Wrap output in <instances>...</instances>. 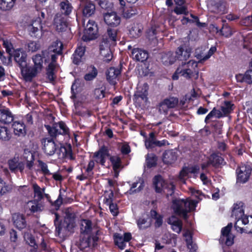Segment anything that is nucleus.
<instances>
[{
	"mask_svg": "<svg viewBox=\"0 0 252 252\" xmlns=\"http://www.w3.org/2000/svg\"><path fill=\"white\" fill-rule=\"evenodd\" d=\"M59 154L62 155L63 158L68 159L70 160L75 159V157L73 154L72 146L70 144H61L59 149Z\"/></svg>",
	"mask_w": 252,
	"mask_h": 252,
	"instance_id": "nucleus-20",
	"label": "nucleus"
},
{
	"mask_svg": "<svg viewBox=\"0 0 252 252\" xmlns=\"http://www.w3.org/2000/svg\"><path fill=\"white\" fill-rule=\"evenodd\" d=\"M45 127L47 130L49 135L52 138H54L58 142L59 140L60 136H69V129L66 124L63 121L54 123L52 126L45 125Z\"/></svg>",
	"mask_w": 252,
	"mask_h": 252,
	"instance_id": "nucleus-6",
	"label": "nucleus"
},
{
	"mask_svg": "<svg viewBox=\"0 0 252 252\" xmlns=\"http://www.w3.org/2000/svg\"><path fill=\"white\" fill-rule=\"evenodd\" d=\"M208 159L211 165L215 168H219L220 165H223V163H225L221 154L219 152H215L211 154Z\"/></svg>",
	"mask_w": 252,
	"mask_h": 252,
	"instance_id": "nucleus-26",
	"label": "nucleus"
},
{
	"mask_svg": "<svg viewBox=\"0 0 252 252\" xmlns=\"http://www.w3.org/2000/svg\"><path fill=\"white\" fill-rule=\"evenodd\" d=\"M118 30L109 28L107 30L106 33L103 36L102 39L99 45V50L101 54L106 51L107 53L105 55L106 61L110 62L112 58L111 47L116 45L118 40Z\"/></svg>",
	"mask_w": 252,
	"mask_h": 252,
	"instance_id": "nucleus-5",
	"label": "nucleus"
},
{
	"mask_svg": "<svg viewBox=\"0 0 252 252\" xmlns=\"http://www.w3.org/2000/svg\"><path fill=\"white\" fill-rule=\"evenodd\" d=\"M12 56L14 57V61L17 63L19 67H23L27 65V55L22 48L14 50Z\"/></svg>",
	"mask_w": 252,
	"mask_h": 252,
	"instance_id": "nucleus-19",
	"label": "nucleus"
},
{
	"mask_svg": "<svg viewBox=\"0 0 252 252\" xmlns=\"http://www.w3.org/2000/svg\"><path fill=\"white\" fill-rule=\"evenodd\" d=\"M105 89L102 88H96L94 90V96L96 99L103 98L105 96Z\"/></svg>",
	"mask_w": 252,
	"mask_h": 252,
	"instance_id": "nucleus-56",
	"label": "nucleus"
},
{
	"mask_svg": "<svg viewBox=\"0 0 252 252\" xmlns=\"http://www.w3.org/2000/svg\"><path fill=\"white\" fill-rule=\"evenodd\" d=\"M45 196L47 198L48 201L50 203L51 206L53 207L56 211L59 210L60 207L63 203V196L61 193V189L60 190V194L57 199L53 201L50 195L48 194H45Z\"/></svg>",
	"mask_w": 252,
	"mask_h": 252,
	"instance_id": "nucleus-33",
	"label": "nucleus"
},
{
	"mask_svg": "<svg viewBox=\"0 0 252 252\" xmlns=\"http://www.w3.org/2000/svg\"><path fill=\"white\" fill-rule=\"evenodd\" d=\"M121 73V69L115 67H110L106 72L107 80L110 84L115 85L116 84V79Z\"/></svg>",
	"mask_w": 252,
	"mask_h": 252,
	"instance_id": "nucleus-24",
	"label": "nucleus"
},
{
	"mask_svg": "<svg viewBox=\"0 0 252 252\" xmlns=\"http://www.w3.org/2000/svg\"><path fill=\"white\" fill-rule=\"evenodd\" d=\"M122 6V16L125 19L131 18L138 14L137 8L135 6H126L125 5Z\"/></svg>",
	"mask_w": 252,
	"mask_h": 252,
	"instance_id": "nucleus-29",
	"label": "nucleus"
},
{
	"mask_svg": "<svg viewBox=\"0 0 252 252\" xmlns=\"http://www.w3.org/2000/svg\"><path fill=\"white\" fill-rule=\"evenodd\" d=\"M178 154L173 150L165 151L162 156V161L166 164H171L177 160Z\"/></svg>",
	"mask_w": 252,
	"mask_h": 252,
	"instance_id": "nucleus-27",
	"label": "nucleus"
},
{
	"mask_svg": "<svg viewBox=\"0 0 252 252\" xmlns=\"http://www.w3.org/2000/svg\"><path fill=\"white\" fill-rule=\"evenodd\" d=\"M232 227V223L230 222L221 229L220 243L225 244L227 246H231L234 244V236L230 232Z\"/></svg>",
	"mask_w": 252,
	"mask_h": 252,
	"instance_id": "nucleus-10",
	"label": "nucleus"
},
{
	"mask_svg": "<svg viewBox=\"0 0 252 252\" xmlns=\"http://www.w3.org/2000/svg\"><path fill=\"white\" fill-rule=\"evenodd\" d=\"M18 162V160L15 158L10 159L8 160V164L11 172L16 173L17 172Z\"/></svg>",
	"mask_w": 252,
	"mask_h": 252,
	"instance_id": "nucleus-50",
	"label": "nucleus"
},
{
	"mask_svg": "<svg viewBox=\"0 0 252 252\" xmlns=\"http://www.w3.org/2000/svg\"><path fill=\"white\" fill-rule=\"evenodd\" d=\"M80 226L81 233L88 235L86 239L83 238L82 241L84 247H96L99 240V230L94 231L92 220L89 219H82Z\"/></svg>",
	"mask_w": 252,
	"mask_h": 252,
	"instance_id": "nucleus-3",
	"label": "nucleus"
},
{
	"mask_svg": "<svg viewBox=\"0 0 252 252\" xmlns=\"http://www.w3.org/2000/svg\"><path fill=\"white\" fill-rule=\"evenodd\" d=\"M252 169L248 164H243L238 167L236 170L237 183L244 184L249 179Z\"/></svg>",
	"mask_w": 252,
	"mask_h": 252,
	"instance_id": "nucleus-9",
	"label": "nucleus"
},
{
	"mask_svg": "<svg viewBox=\"0 0 252 252\" xmlns=\"http://www.w3.org/2000/svg\"><path fill=\"white\" fill-rule=\"evenodd\" d=\"M107 205L109 206L110 211L113 216H117L119 214V207L117 204L112 202Z\"/></svg>",
	"mask_w": 252,
	"mask_h": 252,
	"instance_id": "nucleus-57",
	"label": "nucleus"
},
{
	"mask_svg": "<svg viewBox=\"0 0 252 252\" xmlns=\"http://www.w3.org/2000/svg\"><path fill=\"white\" fill-rule=\"evenodd\" d=\"M149 86L144 83L142 86L137 88L133 96V101L136 107H141L146 105L148 100Z\"/></svg>",
	"mask_w": 252,
	"mask_h": 252,
	"instance_id": "nucleus-7",
	"label": "nucleus"
},
{
	"mask_svg": "<svg viewBox=\"0 0 252 252\" xmlns=\"http://www.w3.org/2000/svg\"><path fill=\"white\" fill-rule=\"evenodd\" d=\"M28 204H32L31 206L30 207V210L32 213H36L42 210L41 209V206L38 203L37 201L35 200L30 201Z\"/></svg>",
	"mask_w": 252,
	"mask_h": 252,
	"instance_id": "nucleus-49",
	"label": "nucleus"
},
{
	"mask_svg": "<svg viewBox=\"0 0 252 252\" xmlns=\"http://www.w3.org/2000/svg\"><path fill=\"white\" fill-rule=\"evenodd\" d=\"M55 219L54 220L55 226V234L56 236L62 237L63 236L62 235V231H71L74 227L75 220L76 218L75 213L69 208H67L65 210V216L63 223L61 220H60V216L55 212Z\"/></svg>",
	"mask_w": 252,
	"mask_h": 252,
	"instance_id": "nucleus-2",
	"label": "nucleus"
},
{
	"mask_svg": "<svg viewBox=\"0 0 252 252\" xmlns=\"http://www.w3.org/2000/svg\"><path fill=\"white\" fill-rule=\"evenodd\" d=\"M13 116L8 109L0 111V122L4 124H9L14 121Z\"/></svg>",
	"mask_w": 252,
	"mask_h": 252,
	"instance_id": "nucleus-28",
	"label": "nucleus"
},
{
	"mask_svg": "<svg viewBox=\"0 0 252 252\" xmlns=\"http://www.w3.org/2000/svg\"><path fill=\"white\" fill-rule=\"evenodd\" d=\"M12 126L15 135L19 136H24L26 135L27 128L24 121L22 120L14 121Z\"/></svg>",
	"mask_w": 252,
	"mask_h": 252,
	"instance_id": "nucleus-23",
	"label": "nucleus"
},
{
	"mask_svg": "<svg viewBox=\"0 0 252 252\" xmlns=\"http://www.w3.org/2000/svg\"><path fill=\"white\" fill-rule=\"evenodd\" d=\"M235 78L237 82H245L249 84H250V80L249 79L247 71L244 74L239 73L238 74H236L235 76Z\"/></svg>",
	"mask_w": 252,
	"mask_h": 252,
	"instance_id": "nucleus-52",
	"label": "nucleus"
},
{
	"mask_svg": "<svg viewBox=\"0 0 252 252\" xmlns=\"http://www.w3.org/2000/svg\"><path fill=\"white\" fill-rule=\"evenodd\" d=\"M11 133L6 126H0V140L7 141L10 140Z\"/></svg>",
	"mask_w": 252,
	"mask_h": 252,
	"instance_id": "nucleus-41",
	"label": "nucleus"
},
{
	"mask_svg": "<svg viewBox=\"0 0 252 252\" xmlns=\"http://www.w3.org/2000/svg\"><path fill=\"white\" fill-rule=\"evenodd\" d=\"M104 22L108 26L116 27L121 23V19L115 11L106 12L103 13Z\"/></svg>",
	"mask_w": 252,
	"mask_h": 252,
	"instance_id": "nucleus-13",
	"label": "nucleus"
},
{
	"mask_svg": "<svg viewBox=\"0 0 252 252\" xmlns=\"http://www.w3.org/2000/svg\"><path fill=\"white\" fill-rule=\"evenodd\" d=\"M13 223L19 229L21 230L25 228L27 226L24 215L21 214H15L13 216Z\"/></svg>",
	"mask_w": 252,
	"mask_h": 252,
	"instance_id": "nucleus-30",
	"label": "nucleus"
},
{
	"mask_svg": "<svg viewBox=\"0 0 252 252\" xmlns=\"http://www.w3.org/2000/svg\"><path fill=\"white\" fill-rule=\"evenodd\" d=\"M98 4L102 8L109 12L112 6V3L110 2L108 0H96Z\"/></svg>",
	"mask_w": 252,
	"mask_h": 252,
	"instance_id": "nucleus-51",
	"label": "nucleus"
},
{
	"mask_svg": "<svg viewBox=\"0 0 252 252\" xmlns=\"http://www.w3.org/2000/svg\"><path fill=\"white\" fill-rule=\"evenodd\" d=\"M150 215L152 219L155 220V227L159 228L163 223V216L158 214L155 210L152 209L150 211Z\"/></svg>",
	"mask_w": 252,
	"mask_h": 252,
	"instance_id": "nucleus-35",
	"label": "nucleus"
},
{
	"mask_svg": "<svg viewBox=\"0 0 252 252\" xmlns=\"http://www.w3.org/2000/svg\"><path fill=\"white\" fill-rule=\"evenodd\" d=\"M45 52L42 51L40 54H36L32 57V60L34 63L32 66L39 72L43 68L44 62H47V60L45 58Z\"/></svg>",
	"mask_w": 252,
	"mask_h": 252,
	"instance_id": "nucleus-22",
	"label": "nucleus"
},
{
	"mask_svg": "<svg viewBox=\"0 0 252 252\" xmlns=\"http://www.w3.org/2000/svg\"><path fill=\"white\" fill-rule=\"evenodd\" d=\"M156 139L155 133L151 132L149 134V137L148 140L145 141V146L147 149H153L155 147Z\"/></svg>",
	"mask_w": 252,
	"mask_h": 252,
	"instance_id": "nucleus-43",
	"label": "nucleus"
},
{
	"mask_svg": "<svg viewBox=\"0 0 252 252\" xmlns=\"http://www.w3.org/2000/svg\"><path fill=\"white\" fill-rule=\"evenodd\" d=\"M164 184V181L160 175L154 176L153 179V185L157 193H161Z\"/></svg>",
	"mask_w": 252,
	"mask_h": 252,
	"instance_id": "nucleus-31",
	"label": "nucleus"
},
{
	"mask_svg": "<svg viewBox=\"0 0 252 252\" xmlns=\"http://www.w3.org/2000/svg\"><path fill=\"white\" fill-rule=\"evenodd\" d=\"M22 75L25 81L31 82L33 78L36 76L40 72L32 66L20 67Z\"/></svg>",
	"mask_w": 252,
	"mask_h": 252,
	"instance_id": "nucleus-18",
	"label": "nucleus"
},
{
	"mask_svg": "<svg viewBox=\"0 0 252 252\" xmlns=\"http://www.w3.org/2000/svg\"><path fill=\"white\" fill-rule=\"evenodd\" d=\"M80 9L83 16L89 17L94 14L95 5L90 0H83L80 4Z\"/></svg>",
	"mask_w": 252,
	"mask_h": 252,
	"instance_id": "nucleus-17",
	"label": "nucleus"
},
{
	"mask_svg": "<svg viewBox=\"0 0 252 252\" xmlns=\"http://www.w3.org/2000/svg\"><path fill=\"white\" fill-rule=\"evenodd\" d=\"M244 215V203L242 201L237 202L233 204L231 217H234L237 221Z\"/></svg>",
	"mask_w": 252,
	"mask_h": 252,
	"instance_id": "nucleus-21",
	"label": "nucleus"
},
{
	"mask_svg": "<svg viewBox=\"0 0 252 252\" xmlns=\"http://www.w3.org/2000/svg\"><path fill=\"white\" fill-rule=\"evenodd\" d=\"M55 139L44 138L41 139V144L42 145V150L45 154L48 156L53 155L57 150V145L55 141Z\"/></svg>",
	"mask_w": 252,
	"mask_h": 252,
	"instance_id": "nucleus-15",
	"label": "nucleus"
},
{
	"mask_svg": "<svg viewBox=\"0 0 252 252\" xmlns=\"http://www.w3.org/2000/svg\"><path fill=\"white\" fill-rule=\"evenodd\" d=\"M158 157L153 154H148L146 158L147 167L148 168L156 167L157 165Z\"/></svg>",
	"mask_w": 252,
	"mask_h": 252,
	"instance_id": "nucleus-38",
	"label": "nucleus"
},
{
	"mask_svg": "<svg viewBox=\"0 0 252 252\" xmlns=\"http://www.w3.org/2000/svg\"><path fill=\"white\" fill-rule=\"evenodd\" d=\"M71 59L74 64L79 65L82 62L83 58L80 55L77 56V54L74 52L72 55Z\"/></svg>",
	"mask_w": 252,
	"mask_h": 252,
	"instance_id": "nucleus-62",
	"label": "nucleus"
},
{
	"mask_svg": "<svg viewBox=\"0 0 252 252\" xmlns=\"http://www.w3.org/2000/svg\"><path fill=\"white\" fill-rule=\"evenodd\" d=\"M172 229L177 233H180L182 229L183 223L181 220H175L172 223Z\"/></svg>",
	"mask_w": 252,
	"mask_h": 252,
	"instance_id": "nucleus-54",
	"label": "nucleus"
},
{
	"mask_svg": "<svg viewBox=\"0 0 252 252\" xmlns=\"http://www.w3.org/2000/svg\"><path fill=\"white\" fill-rule=\"evenodd\" d=\"M32 188L34 196H37L39 200L42 199L43 198V192L44 191V189H41L36 183L33 184Z\"/></svg>",
	"mask_w": 252,
	"mask_h": 252,
	"instance_id": "nucleus-47",
	"label": "nucleus"
},
{
	"mask_svg": "<svg viewBox=\"0 0 252 252\" xmlns=\"http://www.w3.org/2000/svg\"><path fill=\"white\" fill-rule=\"evenodd\" d=\"M109 159L112 163L113 169L116 172L121 167L122 163L121 158L117 156H111Z\"/></svg>",
	"mask_w": 252,
	"mask_h": 252,
	"instance_id": "nucleus-44",
	"label": "nucleus"
},
{
	"mask_svg": "<svg viewBox=\"0 0 252 252\" xmlns=\"http://www.w3.org/2000/svg\"><path fill=\"white\" fill-rule=\"evenodd\" d=\"M136 222L140 230H146L151 226V222L148 221V219L143 217H139Z\"/></svg>",
	"mask_w": 252,
	"mask_h": 252,
	"instance_id": "nucleus-34",
	"label": "nucleus"
},
{
	"mask_svg": "<svg viewBox=\"0 0 252 252\" xmlns=\"http://www.w3.org/2000/svg\"><path fill=\"white\" fill-rule=\"evenodd\" d=\"M42 22L36 18L27 27V30L31 36L39 38L42 35Z\"/></svg>",
	"mask_w": 252,
	"mask_h": 252,
	"instance_id": "nucleus-14",
	"label": "nucleus"
},
{
	"mask_svg": "<svg viewBox=\"0 0 252 252\" xmlns=\"http://www.w3.org/2000/svg\"><path fill=\"white\" fill-rule=\"evenodd\" d=\"M197 203V201L189 198L176 199L173 201L172 208L176 215L187 220L189 218L188 214L195 209Z\"/></svg>",
	"mask_w": 252,
	"mask_h": 252,
	"instance_id": "nucleus-4",
	"label": "nucleus"
},
{
	"mask_svg": "<svg viewBox=\"0 0 252 252\" xmlns=\"http://www.w3.org/2000/svg\"><path fill=\"white\" fill-rule=\"evenodd\" d=\"M224 117V115L222 114L221 111L217 109L214 107L212 111L206 116L205 118L204 122L207 124L209 123V120L215 117L218 119H220Z\"/></svg>",
	"mask_w": 252,
	"mask_h": 252,
	"instance_id": "nucleus-36",
	"label": "nucleus"
},
{
	"mask_svg": "<svg viewBox=\"0 0 252 252\" xmlns=\"http://www.w3.org/2000/svg\"><path fill=\"white\" fill-rule=\"evenodd\" d=\"M109 191H110V193L104 199V203L106 205L113 202L114 191L112 189H110Z\"/></svg>",
	"mask_w": 252,
	"mask_h": 252,
	"instance_id": "nucleus-64",
	"label": "nucleus"
},
{
	"mask_svg": "<svg viewBox=\"0 0 252 252\" xmlns=\"http://www.w3.org/2000/svg\"><path fill=\"white\" fill-rule=\"evenodd\" d=\"M38 166L40 168L42 173L45 176L50 175L51 174L48 168L47 164L40 159L37 160Z\"/></svg>",
	"mask_w": 252,
	"mask_h": 252,
	"instance_id": "nucleus-48",
	"label": "nucleus"
},
{
	"mask_svg": "<svg viewBox=\"0 0 252 252\" xmlns=\"http://www.w3.org/2000/svg\"><path fill=\"white\" fill-rule=\"evenodd\" d=\"M110 156L108 147L103 145L96 152L94 153L93 158L97 164L104 166L106 161V158Z\"/></svg>",
	"mask_w": 252,
	"mask_h": 252,
	"instance_id": "nucleus-11",
	"label": "nucleus"
},
{
	"mask_svg": "<svg viewBox=\"0 0 252 252\" xmlns=\"http://www.w3.org/2000/svg\"><path fill=\"white\" fill-rule=\"evenodd\" d=\"M173 11L177 15L184 14L185 15H188L189 14L188 7L185 4L176 5L174 7Z\"/></svg>",
	"mask_w": 252,
	"mask_h": 252,
	"instance_id": "nucleus-46",
	"label": "nucleus"
},
{
	"mask_svg": "<svg viewBox=\"0 0 252 252\" xmlns=\"http://www.w3.org/2000/svg\"><path fill=\"white\" fill-rule=\"evenodd\" d=\"M8 191V186L0 177V196Z\"/></svg>",
	"mask_w": 252,
	"mask_h": 252,
	"instance_id": "nucleus-63",
	"label": "nucleus"
},
{
	"mask_svg": "<svg viewBox=\"0 0 252 252\" xmlns=\"http://www.w3.org/2000/svg\"><path fill=\"white\" fill-rule=\"evenodd\" d=\"M53 24L57 31L58 32H64L67 28V18L63 14L58 13L55 16Z\"/></svg>",
	"mask_w": 252,
	"mask_h": 252,
	"instance_id": "nucleus-16",
	"label": "nucleus"
},
{
	"mask_svg": "<svg viewBox=\"0 0 252 252\" xmlns=\"http://www.w3.org/2000/svg\"><path fill=\"white\" fill-rule=\"evenodd\" d=\"M114 241L116 246H117L120 249L124 250L126 244L125 243L123 237L119 233H116L114 235Z\"/></svg>",
	"mask_w": 252,
	"mask_h": 252,
	"instance_id": "nucleus-42",
	"label": "nucleus"
},
{
	"mask_svg": "<svg viewBox=\"0 0 252 252\" xmlns=\"http://www.w3.org/2000/svg\"><path fill=\"white\" fill-rule=\"evenodd\" d=\"M86 46H83L82 44L77 45V46L74 52L77 54V56L80 55L81 57L83 58L86 52Z\"/></svg>",
	"mask_w": 252,
	"mask_h": 252,
	"instance_id": "nucleus-58",
	"label": "nucleus"
},
{
	"mask_svg": "<svg viewBox=\"0 0 252 252\" xmlns=\"http://www.w3.org/2000/svg\"><path fill=\"white\" fill-rule=\"evenodd\" d=\"M223 126L222 121L215 120L212 121L210 124L211 127L216 132H219Z\"/></svg>",
	"mask_w": 252,
	"mask_h": 252,
	"instance_id": "nucleus-53",
	"label": "nucleus"
},
{
	"mask_svg": "<svg viewBox=\"0 0 252 252\" xmlns=\"http://www.w3.org/2000/svg\"><path fill=\"white\" fill-rule=\"evenodd\" d=\"M217 48L215 46H212L210 49L209 50L208 52H207V54L204 56L202 59L200 60V62H203L206 60H207L208 59H209L211 56L214 54V53L216 51Z\"/></svg>",
	"mask_w": 252,
	"mask_h": 252,
	"instance_id": "nucleus-59",
	"label": "nucleus"
},
{
	"mask_svg": "<svg viewBox=\"0 0 252 252\" xmlns=\"http://www.w3.org/2000/svg\"><path fill=\"white\" fill-rule=\"evenodd\" d=\"M190 56V51L184 50L182 47L178 48L176 51L175 57L179 61H182L181 65L177 68L175 73L172 76L173 80L178 79V75H180L187 79L194 78L196 79L198 77V71L197 69V63L190 60L188 62L186 61Z\"/></svg>",
	"mask_w": 252,
	"mask_h": 252,
	"instance_id": "nucleus-1",
	"label": "nucleus"
},
{
	"mask_svg": "<svg viewBox=\"0 0 252 252\" xmlns=\"http://www.w3.org/2000/svg\"><path fill=\"white\" fill-rule=\"evenodd\" d=\"M98 74V71L96 68L93 65L89 67V72L84 77L86 81H92L96 78Z\"/></svg>",
	"mask_w": 252,
	"mask_h": 252,
	"instance_id": "nucleus-39",
	"label": "nucleus"
},
{
	"mask_svg": "<svg viewBox=\"0 0 252 252\" xmlns=\"http://www.w3.org/2000/svg\"><path fill=\"white\" fill-rule=\"evenodd\" d=\"M178 98L174 96H170L162 100V105L165 104L168 109L175 108L178 105Z\"/></svg>",
	"mask_w": 252,
	"mask_h": 252,
	"instance_id": "nucleus-37",
	"label": "nucleus"
},
{
	"mask_svg": "<svg viewBox=\"0 0 252 252\" xmlns=\"http://www.w3.org/2000/svg\"><path fill=\"white\" fill-rule=\"evenodd\" d=\"M209 9L212 13L223 14L227 12L226 2L224 0H212Z\"/></svg>",
	"mask_w": 252,
	"mask_h": 252,
	"instance_id": "nucleus-12",
	"label": "nucleus"
},
{
	"mask_svg": "<svg viewBox=\"0 0 252 252\" xmlns=\"http://www.w3.org/2000/svg\"><path fill=\"white\" fill-rule=\"evenodd\" d=\"M121 152L123 155H126L131 152V148L128 143L125 142L121 148Z\"/></svg>",
	"mask_w": 252,
	"mask_h": 252,
	"instance_id": "nucleus-60",
	"label": "nucleus"
},
{
	"mask_svg": "<svg viewBox=\"0 0 252 252\" xmlns=\"http://www.w3.org/2000/svg\"><path fill=\"white\" fill-rule=\"evenodd\" d=\"M54 46L55 47L53 51L55 53L58 55H62L63 53V44L61 41H57L54 43Z\"/></svg>",
	"mask_w": 252,
	"mask_h": 252,
	"instance_id": "nucleus-55",
	"label": "nucleus"
},
{
	"mask_svg": "<svg viewBox=\"0 0 252 252\" xmlns=\"http://www.w3.org/2000/svg\"><path fill=\"white\" fill-rule=\"evenodd\" d=\"M98 29L97 23L94 20H89L85 29L82 39L84 41H89L97 37Z\"/></svg>",
	"mask_w": 252,
	"mask_h": 252,
	"instance_id": "nucleus-8",
	"label": "nucleus"
},
{
	"mask_svg": "<svg viewBox=\"0 0 252 252\" xmlns=\"http://www.w3.org/2000/svg\"><path fill=\"white\" fill-rule=\"evenodd\" d=\"M28 49L29 51L35 52L39 49V46L35 41H31L27 45Z\"/></svg>",
	"mask_w": 252,
	"mask_h": 252,
	"instance_id": "nucleus-61",
	"label": "nucleus"
},
{
	"mask_svg": "<svg viewBox=\"0 0 252 252\" xmlns=\"http://www.w3.org/2000/svg\"><path fill=\"white\" fill-rule=\"evenodd\" d=\"M131 55L134 60L141 62L146 61L149 57L148 52L140 48L133 49Z\"/></svg>",
	"mask_w": 252,
	"mask_h": 252,
	"instance_id": "nucleus-25",
	"label": "nucleus"
},
{
	"mask_svg": "<svg viewBox=\"0 0 252 252\" xmlns=\"http://www.w3.org/2000/svg\"><path fill=\"white\" fill-rule=\"evenodd\" d=\"M217 32H220L221 35L226 37H230L232 34V31L230 27L227 24L223 23L221 29H219L216 27Z\"/></svg>",
	"mask_w": 252,
	"mask_h": 252,
	"instance_id": "nucleus-40",
	"label": "nucleus"
},
{
	"mask_svg": "<svg viewBox=\"0 0 252 252\" xmlns=\"http://www.w3.org/2000/svg\"><path fill=\"white\" fill-rule=\"evenodd\" d=\"M60 7L61 11V13H60L63 14L66 17L70 14L73 9L71 3L68 0L61 1L60 3Z\"/></svg>",
	"mask_w": 252,
	"mask_h": 252,
	"instance_id": "nucleus-32",
	"label": "nucleus"
},
{
	"mask_svg": "<svg viewBox=\"0 0 252 252\" xmlns=\"http://www.w3.org/2000/svg\"><path fill=\"white\" fill-rule=\"evenodd\" d=\"M234 104L230 101H225L224 106H221V111L224 115L229 114L233 110Z\"/></svg>",
	"mask_w": 252,
	"mask_h": 252,
	"instance_id": "nucleus-45",
	"label": "nucleus"
}]
</instances>
